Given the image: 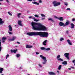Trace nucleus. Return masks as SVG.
Listing matches in <instances>:
<instances>
[{
    "mask_svg": "<svg viewBox=\"0 0 75 75\" xmlns=\"http://www.w3.org/2000/svg\"><path fill=\"white\" fill-rule=\"evenodd\" d=\"M32 26V29L34 30L38 31H46L47 28L40 23H36L32 22L31 23Z\"/></svg>",
    "mask_w": 75,
    "mask_h": 75,
    "instance_id": "f257e3e1",
    "label": "nucleus"
},
{
    "mask_svg": "<svg viewBox=\"0 0 75 75\" xmlns=\"http://www.w3.org/2000/svg\"><path fill=\"white\" fill-rule=\"evenodd\" d=\"M27 35L29 36L39 35L40 37L43 38L48 37V33L47 32H42L27 33Z\"/></svg>",
    "mask_w": 75,
    "mask_h": 75,
    "instance_id": "f03ea898",
    "label": "nucleus"
},
{
    "mask_svg": "<svg viewBox=\"0 0 75 75\" xmlns=\"http://www.w3.org/2000/svg\"><path fill=\"white\" fill-rule=\"evenodd\" d=\"M40 57H41L43 59V61L44 62H43L42 63V64H45L46 63H47V59H46V57L44 56H43L42 55H40Z\"/></svg>",
    "mask_w": 75,
    "mask_h": 75,
    "instance_id": "7ed1b4c3",
    "label": "nucleus"
},
{
    "mask_svg": "<svg viewBox=\"0 0 75 75\" xmlns=\"http://www.w3.org/2000/svg\"><path fill=\"white\" fill-rule=\"evenodd\" d=\"M53 4L54 6V7H57L58 6H59L61 4V3L60 2H57V1H55L53 2Z\"/></svg>",
    "mask_w": 75,
    "mask_h": 75,
    "instance_id": "20e7f679",
    "label": "nucleus"
},
{
    "mask_svg": "<svg viewBox=\"0 0 75 75\" xmlns=\"http://www.w3.org/2000/svg\"><path fill=\"white\" fill-rule=\"evenodd\" d=\"M69 53H65L64 54L65 57L66 58H67V59H69Z\"/></svg>",
    "mask_w": 75,
    "mask_h": 75,
    "instance_id": "39448f33",
    "label": "nucleus"
},
{
    "mask_svg": "<svg viewBox=\"0 0 75 75\" xmlns=\"http://www.w3.org/2000/svg\"><path fill=\"white\" fill-rule=\"evenodd\" d=\"M4 22V21H3V19L0 18V25H3Z\"/></svg>",
    "mask_w": 75,
    "mask_h": 75,
    "instance_id": "423d86ee",
    "label": "nucleus"
},
{
    "mask_svg": "<svg viewBox=\"0 0 75 75\" xmlns=\"http://www.w3.org/2000/svg\"><path fill=\"white\" fill-rule=\"evenodd\" d=\"M21 22H22L21 21H18V24L20 26H23V25L22 24V23H21Z\"/></svg>",
    "mask_w": 75,
    "mask_h": 75,
    "instance_id": "0eeeda50",
    "label": "nucleus"
},
{
    "mask_svg": "<svg viewBox=\"0 0 75 75\" xmlns=\"http://www.w3.org/2000/svg\"><path fill=\"white\" fill-rule=\"evenodd\" d=\"M59 25H60V26H64V27H65V24H64V23L60 22H59Z\"/></svg>",
    "mask_w": 75,
    "mask_h": 75,
    "instance_id": "6e6552de",
    "label": "nucleus"
},
{
    "mask_svg": "<svg viewBox=\"0 0 75 75\" xmlns=\"http://www.w3.org/2000/svg\"><path fill=\"white\" fill-rule=\"evenodd\" d=\"M7 38L5 37H3L2 38V43H4V42H5V41H6V40Z\"/></svg>",
    "mask_w": 75,
    "mask_h": 75,
    "instance_id": "1a4fd4ad",
    "label": "nucleus"
},
{
    "mask_svg": "<svg viewBox=\"0 0 75 75\" xmlns=\"http://www.w3.org/2000/svg\"><path fill=\"white\" fill-rule=\"evenodd\" d=\"M8 27L9 28V30L10 31H13V28H12L11 26V25H9Z\"/></svg>",
    "mask_w": 75,
    "mask_h": 75,
    "instance_id": "9d476101",
    "label": "nucleus"
},
{
    "mask_svg": "<svg viewBox=\"0 0 75 75\" xmlns=\"http://www.w3.org/2000/svg\"><path fill=\"white\" fill-rule=\"evenodd\" d=\"M70 25H71V28L72 29L74 28H75V25H74V23H71L70 24Z\"/></svg>",
    "mask_w": 75,
    "mask_h": 75,
    "instance_id": "9b49d317",
    "label": "nucleus"
},
{
    "mask_svg": "<svg viewBox=\"0 0 75 75\" xmlns=\"http://www.w3.org/2000/svg\"><path fill=\"white\" fill-rule=\"evenodd\" d=\"M16 37H13L12 39H9L8 41H14V40H15V39H16Z\"/></svg>",
    "mask_w": 75,
    "mask_h": 75,
    "instance_id": "f8f14e48",
    "label": "nucleus"
},
{
    "mask_svg": "<svg viewBox=\"0 0 75 75\" xmlns=\"http://www.w3.org/2000/svg\"><path fill=\"white\" fill-rule=\"evenodd\" d=\"M67 41L70 45H72V43L71 42V40H70L68 39L67 40Z\"/></svg>",
    "mask_w": 75,
    "mask_h": 75,
    "instance_id": "ddd939ff",
    "label": "nucleus"
},
{
    "mask_svg": "<svg viewBox=\"0 0 75 75\" xmlns=\"http://www.w3.org/2000/svg\"><path fill=\"white\" fill-rule=\"evenodd\" d=\"M26 48H32L33 47V46H30L28 45H27L26 47Z\"/></svg>",
    "mask_w": 75,
    "mask_h": 75,
    "instance_id": "4468645a",
    "label": "nucleus"
},
{
    "mask_svg": "<svg viewBox=\"0 0 75 75\" xmlns=\"http://www.w3.org/2000/svg\"><path fill=\"white\" fill-rule=\"evenodd\" d=\"M48 20H49V21H52V23H54V20H53V19L52 18H48Z\"/></svg>",
    "mask_w": 75,
    "mask_h": 75,
    "instance_id": "2eb2a0df",
    "label": "nucleus"
},
{
    "mask_svg": "<svg viewBox=\"0 0 75 75\" xmlns=\"http://www.w3.org/2000/svg\"><path fill=\"white\" fill-rule=\"evenodd\" d=\"M67 64L68 62L67 61H64L62 62V64H63V65H67Z\"/></svg>",
    "mask_w": 75,
    "mask_h": 75,
    "instance_id": "dca6fc26",
    "label": "nucleus"
},
{
    "mask_svg": "<svg viewBox=\"0 0 75 75\" xmlns=\"http://www.w3.org/2000/svg\"><path fill=\"white\" fill-rule=\"evenodd\" d=\"M48 74L50 75H55V74L54 72H49Z\"/></svg>",
    "mask_w": 75,
    "mask_h": 75,
    "instance_id": "f3484780",
    "label": "nucleus"
},
{
    "mask_svg": "<svg viewBox=\"0 0 75 75\" xmlns=\"http://www.w3.org/2000/svg\"><path fill=\"white\" fill-rule=\"evenodd\" d=\"M47 40H45L43 42V45L45 46L46 45V44H47Z\"/></svg>",
    "mask_w": 75,
    "mask_h": 75,
    "instance_id": "a211bd4d",
    "label": "nucleus"
},
{
    "mask_svg": "<svg viewBox=\"0 0 75 75\" xmlns=\"http://www.w3.org/2000/svg\"><path fill=\"white\" fill-rule=\"evenodd\" d=\"M4 69L2 68H0V74H2L3 73V71Z\"/></svg>",
    "mask_w": 75,
    "mask_h": 75,
    "instance_id": "6ab92c4d",
    "label": "nucleus"
},
{
    "mask_svg": "<svg viewBox=\"0 0 75 75\" xmlns=\"http://www.w3.org/2000/svg\"><path fill=\"white\" fill-rule=\"evenodd\" d=\"M69 21H67V22H66L65 23V27L66 26V25H68L69 24Z\"/></svg>",
    "mask_w": 75,
    "mask_h": 75,
    "instance_id": "aec40b11",
    "label": "nucleus"
},
{
    "mask_svg": "<svg viewBox=\"0 0 75 75\" xmlns=\"http://www.w3.org/2000/svg\"><path fill=\"white\" fill-rule=\"evenodd\" d=\"M21 15V13H18L17 14V16L18 18H20V16Z\"/></svg>",
    "mask_w": 75,
    "mask_h": 75,
    "instance_id": "412c9836",
    "label": "nucleus"
},
{
    "mask_svg": "<svg viewBox=\"0 0 75 75\" xmlns=\"http://www.w3.org/2000/svg\"><path fill=\"white\" fill-rule=\"evenodd\" d=\"M11 52H14V53H16V52H17V50H11Z\"/></svg>",
    "mask_w": 75,
    "mask_h": 75,
    "instance_id": "4be33fe9",
    "label": "nucleus"
},
{
    "mask_svg": "<svg viewBox=\"0 0 75 75\" xmlns=\"http://www.w3.org/2000/svg\"><path fill=\"white\" fill-rule=\"evenodd\" d=\"M33 4H37V5H39V4L38 3L36 2H32Z\"/></svg>",
    "mask_w": 75,
    "mask_h": 75,
    "instance_id": "5701e85b",
    "label": "nucleus"
},
{
    "mask_svg": "<svg viewBox=\"0 0 75 75\" xmlns=\"http://www.w3.org/2000/svg\"><path fill=\"white\" fill-rule=\"evenodd\" d=\"M59 19L60 21H64V19H63V18L62 17H60Z\"/></svg>",
    "mask_w": 75,
    "mask_h": 75,
    "instance_id": "b1692460",
    "label": "nucleus"
},
{
    "mask_svg": "<svg viewBox=\"0 0 75 75\" xmlns=\"http://www.w3.org/2000/svg\"><path fill=\"white\" fill-rule=\"evenodd\" d=\"M58 61H62V62L64 61V60L62 59L61 58H60L58 59Z\"/></svg>",
    "mask_w": 75,
    "mask_h": 75,
    "instance_id": "393cba45",
    "label": "nucleus"
},
{
    "mask_svg": "<svg viewBox=\"0 0 75 75\" xmlns=\"http://www.w3.org/2000/svg\"><path fill=\"white\" fill-rule=\"evenodd\" d=\"M64 40V39L63 38H60V41H63Z\"/></svg>",
    "mask_w": 75,
    "mask_h": 75,
    "instance_id": "a878e982",
    "label": "nucleus"
},
{
    "mask_svg": "<svg viewBox=\"0 0 75 75\" xmlns=\"http://www.w3.org/2000/svg\"><path fill=\"white\" fill-rule=\"evenodd\" d=\"M40 49L41 50H45V48L44 47H41L40 48Z\"/></svg>",
    "mask_w": 75,
    "mask_h": 75,
    "instance_id": "bb28decb",
    "label": "nucleus"
},
{
    "mask_svg": "<svg viewBox=\"0 0 75 75\" xmlns=\"http://www.w3.org/2000/svg\"><path fill=\"white\" fill-rule=\"evenodd\" d=\"M60 57H61V55H58L57 56L56 58H57V59L58 60V59H59V58H60Z\"/></svg>",
    "mask_w": 75,
    "mask_h": 75,
    "instance_id": "cd10ccee",
    "label": "nucleus"
},
{
    "mask_svg": "<svg viewBox=\"0 0 75 75\" xmlns=\"http://www.w3.org/2000/svg\"><path fill=\"white\" fill-rule=\"evenodd\" d=\"M45 51H50V48H47L45 49Z\"/></svg>",
    "mask_w": 75,
    "mask_h": 75,
    "instance_id": "c85d7f7f",
    "label": "nucleus"
},
{
    "mask_svg": "<svg viewBox=\"0 0 75 75\" xmlns=\"http://www.w3.org/2000/svg\"><path fill=\"white\" fill-rule=\"evenodd\" d=\"M16 57L17 58H18V57H20V54H17L16 55Z\"/></svg>",
    "mask_w": 75,
    "mask_h": 75,
    "instance_id": "c756f323",
    "label": "nucleus"
},
{
    "mask_svg": "<svg viewBox=\"0 0 75 75\" xmlns=\"http://www.w3.org/2000/svg\"><path fill=\"white\" fill-rule=\"evenodd\" d=\"M61 67H62L61 65H60L59 66V67L58 68V69H59V70H60V69H61Z\"/></svg>",
    "mask_w": 75,
    "mask_h": 75,
    "instance_id": "7c9ffc66",
    "label": "nucleus"
},
{
    "mask_svg": "<svg viewBox=\"0 0 75 75\" xmlns=\"http://www.w3.org/2000/svg\"><path fill=\"white\" fill-rule=\"evenodd\" d=\"M8 14H9V15L11 16H12V14L10 13V11L8 12Z\"/></svg>",
    "mask_w": 75,
    "mask_h": 75,
    "instance_id": "2f4dec72",
    "label": "nucleus"
},
{
    "mask_svg": "<svg viewBox=\"0 0 75 75\" xmlns=\"http://www.w3.org/2000/svg\"><path fill=\"white\" fill-rule=\"evenodd\" d=\"M41 16H42V17H45V15H44L43 14H41Z\"/></svg>",
    "mask_w": 75,
    "mask_h": 75,
    "instance_id": "473e14b6",
    "label": "nucleus"
},
{
    "mask_svg": "<svg viewBox=\"0 0 75 75\" xmlns=\"http://www.w3.org/2000/svg\"><path fill=\"white\" fill-rule=\"evenodd\" d=\"M64 5L65 6H68V4L67 3V2H65L64 3Z\"/></svg>",
    "mask_w": 75,
    "mask_h": 75,
    "instance_id": "72a5a7b5",
    "label": "nucleus"
},
{
    "mask_svg": "<svg viewBox=\"0 0 75 75\" xmlns=\"http://www.w3.org/2000/svg\"><path fill=\"white\" fill-rule=\"evenodd\" d=\"M34 21H35L36 22H38V21H39V20H37L36 19H35L34 20Z\"/></svg>",
    "mask_w": 75,
    "mask_h": 75,
    "instance_id": "f704fd0d",
    "label": "nucleus"
},
{
    "mask_svg": "<svg viewBox=\"0 0 75 75\" xmlns=\"http://www.w3.org/2000/svg\"><path fill=\"white\" fill-rule=\"evenodd\" d=\"M34 16L36 17H39V16L37 15H35Z\"/></svg>",
    "mask_w": 75,
    "mask_h": 75,
    "instance_id": "c9c22d12",
    "label": "nucleus"
},
{
    "mask_svg": "<svg viewBox=\"0 0 75 75\" xmlns=\"http://www.w3.org/2000/svg\"><path fill=\"white\" fill-rule=\"evenodd\" d=\"M9 57V55L8 54H7L6 55V59H7V57Z\"/></svg>",
    "mask_w": 75,
    "mask_h": 75,
    "instance_id": "e433bc0d",
    "label": "nucleus"
},
{
    "mask_svg": "<svg viewBox=\"0 0 75 75\" xmlns=\"http://www.w3.org/2000/svg\"><path fill=\"white\" fill-rule=\"evenodd\" d=\"M8 33L9 34H12V33H11V32L9 31L8 32Z\"/></svg>",
    "mask_w": 75,
    "mask_h": 75,
    "instance_id": "4c0bfd02",
    "label": "nucleus"
},
{
    "mask_svg": "<svg viewBox=\"0 0 75 75\" xmlns=\"http://www.w3.org/2000/svg\"><path fill=\"white\" fill-rule=\"evenodd\" d=\"M67 10H69V11H70L71 10V8H68L67 9Z\"/></svg>",
    "mask_w": 75,
    "mask_h": 75,
    "instance_id": "58836bf2",
    "label": "nucleus"
},
{
    "mask_svg": "<svg viewBox=\"0 0 75 75\" xmlns=\"http://www.w3.org/2000/svg\"><path fill=\"white\" fill-rule=\"evenodd\" d=\"M39 2L40 3H42V1L41 0H40L39 1Z\"/></svg>",
    "mask_w": 75,
    "mask_h": 75,
    "instance_id": "ea45409f",
    "label": "nucleus"
},
{
    "mask_svg": "<svg viewBox=\"0 0 75 75\" xmlns=\"http://www.w3.org/2000/svg\"><path fill=\"white\" fill-rule=\"evenodd\" d=\"M75 20V18H73L71 20L72 21H74Z\"/></svg>",
    "mask_w": 75,
    "mask_h": 75,
    "instance_id": "a19ab883",
    "label": "nucleus"
},
{
    "mask_svg": "<svg viewBox=\"0 0 75 75\" xmlns=\"http://www.w3.org/2000/svg\"><path fill=\"white\" fill-rule=\"evenodd\" d=\"M39 67H42V65H41V64H39Z\"/></svg>",
    "mask_w": 75,
    "mask_h": 75,
    "instance_id": "79ce46f5",
    "label": "nucleus"
},
{
    "mask_svg": "<svg viewBox=\"0 0 75 75\" xmlns=\"http://www.w3.org/2000/svg\"><path fill=\"white\" fill-rule=\"evenodd\" d=\"M66 33L67 34H69V31H68V30H67L66 31Z\"/></svg>",
    "mask_w": 75,
    "mask_h": 75,
    "instance_id": "37998d69",
    "label": "nucleus"
},
{
    "mask_svg": "<svg viewBox=\"0 0 75 75\" xmlns=\"http://www.w3.org/2000/svg\"><path fill=\"white\" fill-rule=\"evenodd\" d=\"M36 55H38V54H39V53L37 52H36Z\"/></svg>",
    "mask_w": 75,
    "mask_h": 75,
    "instance_id": "c03bdc74",
    "label": "nucleus"
},
{
    "mask_svg": "<svg viewBox=\"0 0 75 75\" xmlns=\"http://www.w3.org/2000/svg\"><path fill=\"white\" fill-rule=\"evenodd\" d=\"M32 1V0H28L27 1Z\"/></svg>",
    "mask_w": 75,
    "mask_h": 75,
    "instance_id": "a18cd8bd",
    "label": "nucleus"
},
{
    "mask_svg": "<svg viewBox=\"0 0 75 75\" xmlns=\"http://www.w3.org/2000/svg\"><path fill=\"white\" fill-rule=\"evenodd\" d=\"M6 2H7V3H9V1H8V0H6Z\"/></svg>",
    "mask_w": 75,
    "mask_h": 75,
    "instance_id": "49530a36",
    "label": "nucleus"
},
{
    "mask_svg": "<svg viewBox=\"0 0 75 75\" xmlns=\"http://www.w3.org/2000/svg\"><path fill=\"white\" fill-rule=\"evenodd\" d=\"M32 19H33V20H34H34L35 19V17H34V18H32Z\"/></svg>",
    "mask_w": 75,
    "mask_h": 75,
    "instance_id": "de8ad7c7",
    "label": "nucleus"
},
{
    "mask_svg": "<svg viewBox=\"0 0 75 75\" xmlns=\"http://www.w3.org/2000/svg\"><path fill=\"white\" fill-rule=\"evenodd\" d=\"M17 44H20V43L18 42H17Z\"/></svg>",
    "mask_w": 75,
    "mask_h": 75,
    "instance_id": "09e8293b",
    "label": "nucleus"
},
{
    "mask_svg": "<svg viewBox=\"0 0 75 75\" xmlns=\"http://www.w3.org/2000/svg\"><path fill=\"white\" fill-rule=\"evenodd\" d=\"M71 68H72V69H74L75 68H74V67H71Z\"/></svg>",
    "mask_w": 75,
    "mask_h": 75,
    "instance_id": "8fccbe9b",
    "label": "nucleus"
},
{
    "mask_svg": "<svg viewBox=\"0 0 75 75\" xmlns=\"http://www.w3.org/2000/svg\"><path fill=\"white\" fill-rule=\"evenodd\" d=\"M22 69V67H20L19 68V69Z\"/></svg>",
    "mask_w": 75,
    "mask_h": 75,
    "instance_id": "3c124183",
    "label": "nucleus"
},
{
    "mask_svg": "<svg viewBox=\"0 0 75 75\" xmlns=\"http://www.w3.org/2000/svg\"><path fill=\"white\" fill-rule=\"evenodd\" d=\"M75 60H73L72 61L73 63H74V62H75Z\"/></svg>",
    "mask_w": 75,
    "mask_h": 75,
    "instance_id": "603ef678",
    "label": "nucleus"
},
{
    "mask_svg": "<svg viewBox=\"0 0 75 75\" xmlns=\"http://www.w3.org/2000/svg\"><path fill=\"white\" fill-rule=\"evenodd\" d=\"M69 70H71V68H68Z\"/></svg>",
    "mask_w": 75,
    "mask_h": 75,
    "instance_id": "864d4df0",
    "label": "nucleus"
},
{
    "mask_svg": "<svg viewBox=\"0 0 75 75\" xmlns=\"http://www.w3.org/2000/svg\"><path fill=\"white\" fill-rule=\"evenodd\" d=\"M55 18H58V17L56 16H54Z\"/></svg>",
    "mask_w": 75,
    "mask_h": 75,
    "instance_id": "5fc2aeb1",
    "label": "nucleus"
},
{
    "mask_svg": "<svg viewBox=\"0 0 75 75\" xmlns=\"http://www.w3.org/2000/svg\"><path fill=\"white\" fill-rule=\"evenodd\" d=\"M32 18V16H30L29 17V18Z\"/></svg>",
    "mask_w": 75,
    "mask_h": 75,
    "instance_id": "6e6d98bb",
    "label": "nucleus"
},
{
    "mask_svg": "<svg viewBox=\"0 0 75 75\" xmlns=\"http://www.w3.org/2000/svg\"><path fill=\"white\" fill-rule=\"evenodd\" d=\"M45 19V18H42V20H44Z\"/></svg>",
    "mask_w": 75,
    "mask_h": 75,
    "instance_id": "4d7b16f0",
    "label": "nucleus"
},
{
    "mask_svg": "<svg viewBox=\"0 0 75 75\" xmlns=\"http://www.w3.org/2000/svg\"><path fill=\"white\" fill-rule=\"evenodd\" d=\"M30 11H27V13H30Z\"/></svg>",
    "mask_w": 75,
    "mask_h": 75,
    "instance_id": "13d9d810",
    "label": "nucleus"
},
{
    "mask_svg": "<svg viewBox=\"0 0 75 75\" xmlns=\"http://www.w3.org/2000/svg\"><path fill=\"white\" fill-rule=\"evenodd\" d=\"M3 1V0H0V1Z\"/></svg>",
    "mask_w": 75,
    "mask_h": 75,
    "instance_id": "bf43d9fd",
    "label": "nucleus"
},
{
    "mask_svg": "<svg viewBox=\"0 0 75 75\" xmlns=\"http://www.w3.org/2000/svg\"><path fill=\"white\" fill-rule=\"evenodd\" d=\"M57 72H58V73H59V71H57Z\"/></svg>",
    "mask_w": 75,
    "mask_h": 75,
    "instance_id": "052dcab7",
    "label": "nucleus"
},
{
    "mask_svg": "<svg viewBox=\"0 0 75 75\" xmlns=\"http://www.w3.org/2000/svg\"><path fill=\"white\" fill-rule=\"evenodd\" d=\"M74 66H75V63L74 64Z\"/></svg>",
    "mask_w": 75,
    "mask_h": 75,
    "instance_id": "680f3d73",
    "label": "nucleus"
},
{
    "mask_svg": "<svg viewBox=\"0 0 75 75\" xmlns=\"http://www.w3.org/2000/svg\"><path fill=\"white\" fill-rule=\"evenodd\" d=\"M36 0H33V1H35Z\"/></svg>",
    "mask_w": 75,
    "mask_h": 75,
    "instance_id": "e2e57ef3",
    "label": "nucleus"
},
{
    "mask_svg": "<svg viewBox=\"0 0 75 75\" xmlns=\"http://www.w3.org/2000/svg\"><path fill=\"white\" fill-rule=\"evenodd\" d=\"M16 25H15V27H16Z\"/></svg>",
    "mask_w": 75,
    "mask_h": 75,
    "instance_id": "0e129e2a",
    "label": "nucleus"
},
{
    "mask_svg": "<svg viewBox=\"0 0 75 75\" xmlns=\"http://www.w3.org/2000/svg\"><path fill=\"white\" fill-rule=\"evenodd\" d=\"M1 4L0 3V5H1Z\"/></svg>",
    "mask_w": 75,
    "mask_h": 75,
    "instance_id": "69168bd1",
    "label": "nucleus"
},
{
    "mask_svg": "<svg viewBox=\"0 0 75 75\" xmlns=\"http://www.w3.org/2000/svg\"><path fill=\"white\" fill-rule=\"evenodd\" d=\"M28 75H30V74H28Z\"/></svg>",
    "mask_w": 75,
    "mask_h": 75,
    "instance_id": "338daca9",
    "label": "nucleus"
},
{
    "mask_svg": "<svg viewBox=\"0 0 75 75\" xmlns=\"http://www.w3.org/2000/svg\"><path fill=\"white\" fill-rule=\"evenodd\" d=\"M62 0H60V1H62Z\"/></svg>",
    "mask_w": 75,
    "mask_h": 75,
    "instance_id": "774afa93",
    "label": "nucleus"
}]
</instances>
